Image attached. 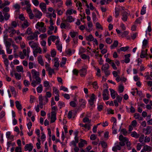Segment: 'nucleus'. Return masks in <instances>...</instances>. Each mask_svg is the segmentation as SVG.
<instances>
[{"label": "nucleus", "instance_id": "nucleus-8", "mask_svg": "<svg viewBox=\"0 0 152 152\" xmlns=\"http://www.w3.org/2000/svg\"><path fill=\"white\" fill-rule=\"evenodd\" d=\"M39 7L43 12H45L46 11V4L44 3H41L40 4Z\"/></svg>", "mask_w": 152, "mask_h": 152}, {"label": "nucleus", "instance_id": "nucleus-1", "mask_svg": "<svg viewBox=\"0 0 152 152\" xmlns=\"http://www.w3.org/2000/svg\"><path fill=\"white\" fill-rule=\"evenodd\" d=\"M119 140L120 141L119 142V145L121 146H124L126 143L127 149L130 150L131 149V143L129 141L128 139L126 137H124L122 134L120 135L119 137Z\"/></svg>", "mask_w": 152, "mask_h": 152}, {"label": "nucleus", "instance_id": "nucleus-56", "mask_svg": "<svg viewBox=\"0 0 152 152\" xmlns=\"http://www.w3.org/2000/svg\"><path fill=\"white\" fill-rule=\"evenodd\" d=\"M32 2L33 4L36 6H38L39 2L38 0H32Z\"/></svg>", "mask_w": 152, "mask_h": 152}, {"label": "nucleus", "instance_id": "nucleus-40", "mask_svg": "<svg viewBox=\"0 0 152 152\" xmlns=\"http://www.w3.org/2000/svg\"><path fill=\"white\" fill-rule=\"evenodd\" d=\"M15 77L17 80H19L21 78V75L20 74L15 73L14 74Z\"/></svg>", "mask_w": 152, "mask_h": 152}, {"label": "nucleus", "instance_id": "nucleus-58", "mask_svg": "<svg viewBox=\"0 0 152 152\" xmlns=\"http://www.w3.org/2000/svg\"><path fill=\"white\" fill-rule=\"evenodd\" d=\"M4 21V17L2 15V13L0 11V21L1 22H3Z\"/></svg>", "mask_w": 152, "mask_h": 152}, {"label": "nucleus", "instance_id": "nucleus-24", "mask_svg": "<svg viewBox=\"0 0 152 152\" xmlns=\"http://www.w3.org/2000/svg\"><path fill=\"white\" fill-rule=\"evenodd\" d=\"M143 150L145 151H151L152 150V148L150 146L148 145H145L143 147Z\"/></svg>", "mask_w": 152, "mask_h": 152}, {"label": "nucleus", "instance_id": "nucleus-5", "mask_svg": "<svg viewBox=\"0 0 152 152\" xmlns=\"http://www.w3.org/2000/svg\"><path fill=\"white\" fill-rule=\"evenodd\" d=\"M34 15L35 17L38 19H40L42 15V13L37 9H35L33 11Z\"/></svg>", "mask_w": 152, "mask_h": 152}, {"label": "nucleus", "instance_id": "nucleus-6", "mask_svg": "<svg viewBox=\"0 0 152 152\" xmlns=\"http://www.w3.org/2000/svg\"><path fill=\"white\" fill-rule=\"evenodd\" d=\"M87 70L85 68L81 69L79 71V73L81 77H84L86 74Z\"/></svg>", "mask_w": 152, "mask_h": 152}, {"label": "nucleus", "instance_id": "nucleus-30", "mask_svg": "<svg viewBox=\"0 0 152 152\" xmlns=\"http://www.w3.org/2000/svg\"><path fill=\"white\" fill-rule=\"evenodd\" d=\"M54 60L55 61L54 64V66L57 68L58 67L59 65V62H58V58H54Z\"/></svg>", "mask_w": 152, "mask_h": 152}, {"label": "nucleus", "instance_id": "nucleus-10", "mask_svg": "<svg viewBox=\"0 0 152 152\" xmlns=\"http://www.w3.org/2000/svg\"><path fill=\"white\" fill-rule=\"evenodd\" d=\"M143 131H146V132L145 133V134H148L151 132L152 130V127L150 126H147L146 129H143Z\"/></svg>", "mask_w": 152, "mask_h": 152}, {"label": "nucleus", "instance_id": "nucleus-38", "mask_svg": "<svg viewBox=\"0 0 152 152\" xmlns=\"http://www.w3.org/2000/svg\"><path fill=\"white\" fill-rule=\"evenodd\" d=\"M13 6L16 10V12L19 11L20 8V5L17 3L14 4Z\"/></svg>", "mask_w": 152, "mask_h": 152}, {"label": "nucleus", "instance_id": "nucleus-64", "mask_svg": "<svg viewBox=\"0 0 152 152\" xmlns=\"http://www.w3.org/2000/svg\"><path fill=\"white\" fill-rule=\"evenodd\" d=\"M69 104L70 105L73 107H75L76 106L75 102L74 101H72L70 102Z\"/></svg>", "mask_w": 152, "mask_h": 152}, {"label": "nucleus", "instance_id": "nucleus-14", "mask_svg": "<svg viewBox=\"0 0 152 152\" xmlns=\"http://www.w3.org/2000/svg\"><path fill=\"white\" fill-rule=\"evenodd\" d=\"M74 19L72 16H69L67 17L66 20H63V22H65L67 21L69 23H71L74 21Z\"/></svg>", "mask_w": 152, "mask_h": 152}, {"label": "nucleus", "instance_id": "nucleus-9", "mask_svg": "<svg viewBox=\"0 0 152 152\" xmlns=\"http://www.w3.org/2000/svg\"><path fill=\"white\" fill-rule=\"evenodd\" d=\"M122 20L124 21H126L127 20L128 18V13L125 11H124L122 13Z\"/></svg>", "mask_w": 152, "mask_h": 152}, {"label": "nucleus", "instance_id": "nucleus-36", "mask_svg": "<svg viewBox=\"0 0 152 152\" xmlns=\"http://www.w3.org/2000/svg\"><path fill=\"white\" fill-rule=\"evenodd\" d=\"M37 90L38 93H41L43 90L42 86L41 84H40L39 86L37 88Z\"/></svg>", "mask_w": 152, "mask_h": 152}, {"label": "nucleus", "instance_id": "nucleus-21", "mask_svg": "<svg viewBox=\"0 0 152 152\" xmlns=\"http://www.w3.org/2000/svg\"><path fill=\"white\" fill-rule=\"evenodd\" d=\"M37 29H38L42 33H45L46 31V26H43L42 27H37Z\"/></svg>", "mask_w": 152, "mask_h": 152}, {"label": "nucleus", "instance_id": "nucleus-57", "mask_svg": "<svg viewBox=\"0 0 152 152\" xmlns=\"http://www.w3.org/2000/svg\"><path fill=\"white\" fill-rule=\"evenodd\" d=\"M41 51H42V50H41V48H40L39 47L38 48H36L35 50H34L33 51L35 52V53H40L41 52Z\"/></svg>", "mask_w": 152, "mask_h": 152}, {"label": "nucleus", "instance_id": "nucleus-3", "mask_svg": "<svg viewBox=\"0 0 152 152\" xmlns=\"http://www.w3.org/2000/svg\"><path fill=\"white\" fill-rule=\"evenodd\" d=\"M31 73L32 75L33 78L35 79L36 80H37L38 83H41V79L39 77V72H37L35 69H32L31 71Z\"/></svg>", "mask_w": 152, "mask_h": 152}, {"label": "nucleus", "instance_id": "nucleus-17", "mask_svg": "<svg viewBox=\"0 0 152 152\" xmlns=\"http://www.w3.org/2000/svg\"><path fill=\"white\" fill-rule=\"evenodd\" d=\"M125 58L124 60V61L126 63H128L130 62V59L129 57L130 56V54H128L125 55Z\"/></svg>", "mask_w": 152, "mask_h": 152}, {"label": "nucleus", "instance_id": "nucleus-53", "mask_svg": "<svg viewBox=\"0 0 152 152\" xmlns=\"http://www.w3.org/2000/svg\"><path fill=\"white\" fill-rule=\"evenodd\" d=\"M83 121L84 123L88 122V124H90L91 122V120H89L87 117H85L83 119Z\"/></svg>", "mask_w": 152, "mask_h": 152}, {"label": "nucleus", "instance_id": "nucleus-35", "mask_svg": "<svg viewBox=\"0 0 152 152\" xmlns=\"http://www.w3.org/2000/svg\"><path fill=\"white\" fill-rule=\"evenodd\" d=\"M33 80L32 83H31V85L34 87H35L37 84H39L41 83H38V81L37 80Z\"/></svg>", "mask_w": 152, "mask_h": 152}, {"label": "nucleus", "instance_id": "nucleus-20", "mask_svg": "<svg viewBox=\"0 0 152 152\" xmlns=\"http://www.w3.org/2000/svg\"><path fill=\"white\" fill-rule=\"evenodd\" d=\"M110 94L111 97L113 99H114L115 97L116 92L114 91V90L112 89H110Z\"/></svg>", "mask_w": 152, "mask_h": 152}, {"label": "nucleus", "instance_id": "nucleus-32", "mask_svg": "<svg viewBox=\"0 0 152 152\" xmlns=\"http://www.w3.org/2000/svg\"><path fill=\"white\" fill-rule=\"evenodd\" d=\"M94 38L92 35L91 34L86 37V39L88 41H93Z\"/></svg>", "mask_w": 152, "mask_h": 152}, {"label": "nucleus", "instance_id": "nucleus-54", "mask_svg": "<svg viewBox=\"0 0 152 152\" xmlns=\"http://www.w3.org/2000/svg\"><path fill=\"white\" fill-rule=\"evenodd\" d=\"M124 90V87L122 85L120 86L119 87L118 91L120 93H121Z\"/></svg>", "mask_w": 152, "mask_h": 152}, {"label": "nucleus", "instance_id": "nucleus-13", "mask_svg": "<svg viewBox=\"0 0 152 152\" xmlns=\"http://www.w3.org/2000/svg\"><path fill=\"white\" fill-rule=\"evenodd\" d=\"M110 66L108 63H106L103 64L101 68V70L102 71L109 70Z\"/></svg>", "mask_w": 152, "mask_h": 152}, {"label": "nucleus", "instance_id": "nucleus-43", "mask_svg": "<svg viewBox=\"0 0 152 152\" xmlns=\"http://www.w3.org/2000/svg\"><path fill=\"white\" fill-rule=\"evenodd\" d=\"M92 85H93V88L95 89H98L99 87L98 86L97 83V82L95 81L94 82Z\"/></svg>", "mask_w": 152, "mask_h": 152}, {"label": "nucleus", "instance_id": "nucleus-31", "mask_svg": "<svg viewBox=\"0 0 152 152\" xmlns=\"http://www.w3.org/2000/svg\"><path fill=\"white\" fill-rule=\"evenodd\" d=\"M44 23L43 22H38L36 25V28H37V27H42L44 26Z\"/></svg>", "mask_w": 152, "mask_h": 152}, {"label": "nucleus", "instance_id": "nucleus-29", "mask_svg": "<svg viewBox=\"0 0 152 152\" xmlns=\"http://www.w3.org/2000/svg\"><path fill=\"white\" fill-rule=\"evenodd\" d=\"M120 145H116L114 147H113L112 148V150L114 151H117V150H120L121 149V146H120Z\"/></svg>", "mask_w": 152, "mask_h": 152}, {"label": "nucleus", "instance_id": "nucleus-11", "mask_svg": "<svg viewBox=\"0 0 152 152\" xmlns=\"http://www.w3.org/2000/svg\"><path fill=\"white\" fill-rule=\"evenodd\" d=\"M30 25L28 22L27 20H25L21 25V27L23 29L27 28Z\"/></svg>", "mask_w": 152, "mask_h": 152}, {"label": "nucleus", "instance_id": "nucleus-45", "mask_svg": "<svg viewBox=\"0 0 152 152\" xmlns=\"http://www.w3.org/2000/svg\"><path fill=\"white\" fill-rule=\"evenodd\" d=\"M102 147L104 148H106L107 147V143L104 141H102L100 143Z\"/></svg>", "mask_w": 152, "mask_h": 152}, {"label": "nucleus", "instance_id": "nucleus-25", "mask_svg": "<svg viewBox=\"0 0 152 152\" xmlns=\"http://www.w3.org/2000/svg\"><path fill=\"white\" fill-rule=\"evenodd\" d=\"M131 135L133 137L137 138L139 137L140 135L137 133L136 132L134 131L131 133Z\"/></svg>", "mask_w": 152, "mask_h": 152}, {"label": "nucleus", "instance_id": "nucleus-46", "mask_svg": "<svg viewBox=\"0 0 152 152\" xmlns=\"http://www.w3.org/2000/svg\"><path fill=\"white\" fill-rule=\"evenodd\" d=\"M128 34V32L127 31H125L123 32H121V36L122 37H124L127 35Z\"/></svg>", "mask_w": 152, "mask_h": 152}, {"label": "nucleus", "instance_id": "nucleus-59", "mask_svg": "<svg viewBox=\"0 0 152 152\" xmlns=\"http://www.w3.org/2000/svg\"><path fill=\"white\" fill-rule=\"evenodd\" d=\"M137 121L136 120H134L132 122L131 125L135 127L137 126Z\"/></svg>", "mask_w": 152, "mask_h": 152}, {"label": "nucleus", "instance_id": "nucleus-39", "mask_svg": "<svg viewBox=\"0 0 152 152\" xmlns=\"http://www.w3.org/2000/svg\"><path fill=\"white\" fill-rule=\"evenodd\" d=\"M115 18H117L118 16L120 11L119 9L117 7H115Z\"/></svg>", "mask_w": 152, "mask_h": 152}, {"label": "nucleus", "instance_id": "nucleus-61", "mask_svg": "<svg viewBox=\"0 0 152 152\" xmlns=\"http://www.w3.org/2000/svg\"><path fill=\"white\" fill-rule=\"evenodd\" d=\"M17 23L15 21H13L11 23V25L13 28H15L17 26Z\"/></svg>", "mask_w": 152, "mask_h": 152}, {"label": "nucleus", "instance_id": "nucleus-41", "mask_svg": "<svg viewBox=\"0 0 152 152\" xmlns=\"http://www.w3.org/2000/svg\"><path fill=\"white\" fill-rule=\"evenodd\" d=\"M146 7H144V6H143L141 11L140 14L141 15H143L146 13Z\"/></svg>", "mask_w": 152, "mask_h": 152}, {"label": "nucleus", "instance_id": "nucleus-27", "mask_svg": "<svg viewBox=\"0 0 152 152\" xmlns=\"http://www.w3.org/2000/svg\"><path fill=\"white\" fill-rule=\"evenodd\" d=\"M3 14L4 15V20H7L10 17V14L7 13H4L3 12Z\"/></svg>", "mask_w": 152, "mask_h": 152}, {"label": "nucleus", "instance_id": "nucleus-52", "mask_svg": "<svg viewBox=\"0 0 152 152\" xmlns=\"http://www.w3.org/2000/svg\"><path fill=\"white\" fill-rule=\"evenodd\" d=\"M31 30L32 29L31 28H28L27 29L25 33L26 34H27L28 35L31 34L32 33Z\"/></svg>", "mask_w": 152, "mask_h": 152}, {"label": "nucleus", "instance_id": "nucleus-4", "mask_svg": "<svg viewBox=\"0 0 152 152\" xmlns=\"http://www.w3.org/2000/svg\"><path fill=\"white\" fill-rule=\"evenodd\" d=\"M104 86H105L106 88L103 90L102 95L103 96V99L104 100H107L109 99V97L108 96L109 92L107 89L108 86L107 83L104 84Z\"/></svg>", "mask_w": 152, "mask_h": 152}, {"label": "nucleus", "instance_id": "nucleus-50", "mask_svg": "<svg viewBox=\"0 0 152 152\" xmlns=\"http://www.w3.org/2000/svg\"><path fill=\"white\" fill-rule=\"evenodd\" d=\"M92 18L93 22L94 21L95 22L96 20V14L94 12H93L92 13Z\"/></svg>", "mask_w": 152, "mask_h": 152}, {"label": "nucleus", "instance_id": "nucleus-19", "mask_svg": "<svg viewBox=\"0 0 152 152\" xmlns=\"http://www.w3.org/2000/svg\"><path fill=\"white\" fill-rule=\"evenodd\" d=\"M15 103L17 108L18 110H22V106L19 102L18 101H15Z\"/></svg>", "mask_w": 152, "mask_h": 152}, {"label": "nucleus", "instance_id": "nucleus-63", "mask_svg": "<svg viewBox=\"0 0 152 152\" xmlns=\"http://www.w3.org/2000/svg\"><path fill=\"white\" fill-rule=\"evenodd\" d=\"M3 11L4 12V13H7L10 11L9 7H6L3 9Z\"/></svg>", "mask_w": 152, "mask_h": 152}, {"label": "nucleus", "instance_id": "nucleus-44", "mask_svg": "<svg viewBox=\"0 0 152 152\" xmlns=\"http://www.w3.org/2000/svg\"><path fill=\"white\" fill-rule=\"evenodd\" d=\"M53 89L54 92L55 93V94L57 95V96H58L59 95V91L55 87H53Z\"/></svg>", "mask_w": 152, "mask_h": 152}, {"label": "nucleus", "instance_id": "nucleus-51", "mask_svg": "<svg viewBox=\"0 0 152 152\" xmlns=\"http://www.w3.org/2000/svg\"><path fill=\"white\" fill-rule=\"evenodd\" d=\"M58 37H56V36L54 35H51L50 36L49 38H50V39L53 42L55 41L58 38Z\"/></svg>", "mask_w": 152, "mask_h": 152}, {"label": "nucleus", "instance_id": "nucleus-60", "mask_svg": "<svg viewBox=\"0 0 152 152\" xmlns=\"http://www.w3.org/2000/svg\"><path fill=\"white\" fill-rule=\"evenodd\" d=\"M15 152H22L21 147H16L15 149Z\"/></svg>", "mask_w": 152, "mask_h": 152}, {"label": "nucleus", "instance_id": "nucleus-33", "mask_svg": "<svg viewBox=\"0 0 152 152\" xmlns=\"http://www.w3.org/2000/svg\"><path fill=\"white\" fill-rule=\"evenodd\" d=\"M148 44V40L146 39H144L142 42V47L143 49L146 48V45Z\"/></svg>", "mask_w": 152, "mask_h": 152}, {"label": "nucleus", "instance_id": "nucleus-15", "mask_svg": "<svg viewBox=\"0 0 152 152\" xmlns=\"http://www.w3.org/2000/svg\"><path fill=\"white\" fill-rule=\"evenodd\" d=\"M28 44L33 49L37 48V44L32 41L29 42Z\"/></svg>", "mask_w": 152, "mask_h": 152}, {"label": "nucleus", "instance_id": "nucleus-7", "mask_svg": "<svg viewBox=\"0 0 152 152\" xmlns=\"http://www.w3.org/2000/svg\"><path fill=\"white\" fill-rule=\"evenodd\" d=\"M33 148V146L31 144H26L24 147V150L25 151L28 150L31 151L32 150Z\"/></svg>", "mask_w": 152, "mask_h": 152}, {"label": "nucleus", "instance_id": "nucleus-22", "mask_svg": "<svg viewBox=\"0 0 152 152\" xmlns=\"http://www.w3.org/2000/svg\"><path fill=\"white\" fill-rule=\"evenodd\" d=\"M75 114H73L72 111H69L68 113L67 117L69 119L71 118L72 117L74 118L75 117Z\"/></svg>", "mask_w": 152, "mask_h": 152}, {"label": "nucleus", "instance_id": "nucleus-37", "mask_svg": "<svg viewBox=\"0 0 152 152\" xmlns=\"http://www.w3.org/2000/svg\"><path fill=\"white\" fill-rule=\"evenodd\" d=\"M123 98V95H121L117 96L116 99L119 103H121Z\"/></svg>", "mask_w": 152, "mask_h": 152}, {"label": "nucleus", "instance_id": "nucleus-28", "mask_svg": "<svg viewBox=\"0 0 152 152\" xmlns=\"http://www.w3.org/2000/svg\"><path fill=\"white\" fill-rule=\"evenodd\" d=\"M47 70L48 71L49 75H52V74L54 72L53 69H52L49 67H48L47 69Z\"/></svg>", "mask_w": 152, "mask_h": 152}, {"label": "nucleus", "instance_id": "nucleus-55", "mask_svg": "<svg viewBox=\"0 0 152 152\" xmlns=\"http://www.w3.org/2000/svg\"><path fill=\"white\" fill-rule=\"evenodd\" d=\"M58 106H59V108H61L63 106H65V104L64 102L61 101H59L58 102Z\"/></svg>", "mask_w": 152, "mask_h": 152}, {"label": "nucleus", "instance_id": "nucleus-26", "mask_svg": "<svg viewBox=\"0 0 152 152\" xmlns=\"http://www.w3.org/2000/svg\"><path fill=\"white\" fill-rule=\"evenodd\" d=\"M66 57H63L62 58V61L60 63V65L61 67L63 66L66 64Z\"/></svg>", "mask_w": 152, "mask_h": 152}, {"label": "nucleus", "instance_id": "nucleus-18", "mask_svg": "<svg viewBox=\"0 0 152 152\" xmlns=\"http://www.w3.org/2000/svg\"><path fill=\"white\" fill-rule=\"evenodd\" d=\"M147 56L148 54L146 52H145L144 50H142L140 56V57L141 58H144L146 57Z\"/></svg>", "mask_w": 152, "mask_h": 152}, {"label": "nucleus", "instance_id": "nucleus-34", "mask_svg": "<svg viewBox=\"0 0 152 152\" xmlns=\"http://www.w3.org/2000/svg\"><path fill=\"white\" fill-rule=\"evenodd\" d=\"M69 34L72 38H74L76 35H78V34L77 32L74 31L70 32Z\"/></svg>", "mask_w": 152, "mask_h": 152}, {"label": "nucleus", "instance_id": "nucleus-2", "mask_svg": "<svg viewBox=\"0 0 152 152\" xmlns=\"http://www.w3.org/2000/svg\"><path fill=\"white\" fill-rule=\"evenodd\" d=\"M26 4L27 5V9L26 10L28 14L30 19H32L35 16L33 13L32 11L31 10V4L28 1H26Z\"/></svg>", "mask_w": 152, "mask_h": 152}, {"label": "nucleus", "instance_id": "nucleus-62", "mask_svg": "<svg viewBox=\"0 0 152 152\" xmlns=\"http://www.w3.org/2000/svg\"><path fill=\"white\" fill-rule=\"evenodd\" d=\"M96 28H100L102 30H103V27L98 22H97L96 23Z\"/></svg>", "mask_w": 152, "mask_h": 152}, {"label": "nucleus", "instance_id": "nucleus-12", "mask_svg": "<svg viewBox=\"0 0 152 152\" xmlns=\"http://www.w3.org/2000/svg\"><path fill=\"white\" fill-rule=\"evenodd\" d=\"M80 142L78 144L79 147L81 148L84 146V144H87V141L84 140L82 139H80Z\"/></svg>", "mask_w": 152, "mask_h": 152}, {"label": "nucleus", "instance_id": "nucleus-49", "mask_svg": "<svg viewBox=\"0 0 152 152\" xmlns=\"http://www.w3.org/2000/svg\"><path fill=\"white\" fill-rule=\"evenodd\" d=\"M72 13L73 12L72 9L68 10L66 11V15H71L72 14Z\"/></svg>", "mask_w": 152, "mask_h": 152}, {"label": "nucleus", "instance_id": "nucleus-23", "mask_svg": "<svg viewBox=\"0 0 152 152\" xmlns=\"http://www.w3.org/2000/svg\"><path fill=\"white\" fill-rule=\"evenodd\" d=\"M16 69L17 71L19 72H23V66L21 65L17 66Z\"/></svg>", "mask_w": 152, "mask_h": 152}, {"label": "nucleus", "instance_id": "nucleus-48", "mask_svg": "<svg viewBox=\"0 0 152 152\" xmlns=\"http://www.w3.org/2000/svg\"><path fill=\"white\" fill-rule=\"evenodd\" d=\"M44 86L45 87H50L49 83L47 81H45L44 82Z\"/></svg>", "mask_w": 152, "mask_h": 152}, {"label": "nucleus", "instance_id": "nucleus-42", "mask_svg": "<svg viewBox=\"0 0 152 152\" xmlns=\"http://www.w3.org/2000/svg\"><path fill=\"white\" fill-rule=\"evenodd\" d=\"M118 41L115 40L113 43V44L111 46V49H113V47H117L118 45Z\"/></svg>", "mask_w": 152, "mask_h": 152}, {"label": "nucleus", "instance_id": "nucleus-47", "mask_svg": "<svg viewBox=\"0 0 152 152\" xmlns=\"http://www.w3.org/2000/svg\"><path fill=\"white\" fill-rule=\"evenodd\" d=\"M23 84L26 87H28L30 85V83L29 81L26 80H24Z\"/></svg>", "mask_w": 152, "mask_h": 152}, {"label": "nucleus", "instance_id": "nucleus-16", "mask_svg": "<svg viewBox=\"0 0 152 152\" xmlns=\"http://www.w3.org/2000/svg\"><path fill=\"white\" fill-rule=\"evenodd\" d=\"M38 61V63L41 65L43 66L44 65V62L43 61L42 57V56L40 55L37 57Z\"/></svg>", "mask_w": 152, "mask_h": 152}]
</instances>
